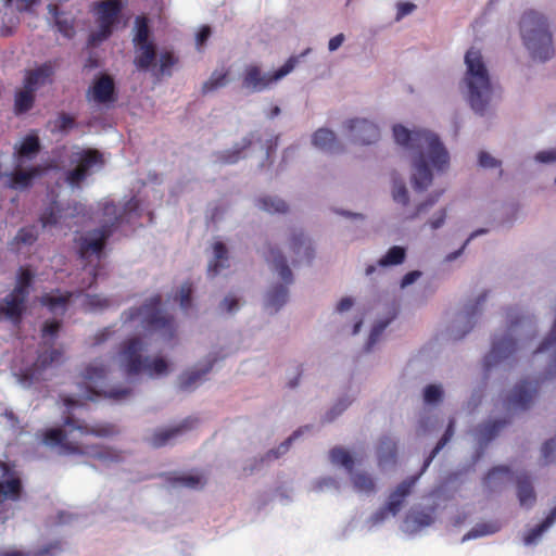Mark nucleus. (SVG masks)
Segmentation results:
<instances>
[{"instance_id":"64","label":"nucleus","mask_w":556,"mask_h":556,"mask_svg":"<svg viewBox=\"0 0 556 556\" xmlns=\"http://www.w3.org/2000/svg\"><path fill=\"white\" fill-rule=\"evenodd\" d=\"M506 424V420H489V442L492 441L498 434L500 430L504 428Z\"/></svg>"},{"instance_id":"5","label":"nucleus","mask_w":556,"mask_h":556,"mask_svg":"<svg viewBox=\"0 0 556 556\" xmlns=\"http://www.w3.org/2000/svg\"><path fill=\"white\" fill-rule=\"evenodd\" d=\"M520 33L534 60L544 62L554 55L552 34L543 15L533 10L525 12L520 21Z\"/></svg>"},{"instance_id":"32","label":"nucleus","mask_w":556,"mask_h":556,"mask_svg":"<svg viewBox=\"0 0 556 556\" xmlns=\"http://www.w3.org/2000/svg\"><path fill=\"white\" fill-rule=\"evenodd\" d=\"M556 521V506L549 511V514L545 517V519L534 528L527 531L523 536V542L526 545L534 544L542 534L552 527V525Z\"/></svg>"},{"instance_id":"43","label":"nucleus","mask_w":556,"mask_h":556,"mask_svg":"<svg viewBox=\"0 0 556 556\" xmlns=\"http://www.w3.org/2000/svg\"><path fill=\"white\" fill-rule=\"evenodd\" d=\"M405 256V249L399 245H394L390 248L386 255L378 261V265L382 267L400 265L404 262Z\"/></svg>"},{"instance_id":"26","label":"nucleus","mask_w":556,"mask_h":556,"mask_svg":"<svg viewBox=\"0 0 556 556\" xmlns=\"http://www.w3.org/2000/svg\"><path fill=\"white\" fill-rule=\"evenodd\" d=\"M517 341L514 338L506 336L492 342L489 356L494 361L508 358L517 351Z\"/></svg>"},{"instance_id":"50","label":"nucleus","mask_w":556,"mask_h":556,"mask_svg":"<svg viewBox=\"0 0 556 556\" xmlns=\"http://www.w3.org/2000/svg\"><path fill=\"white\" fill-rule=\"evenodd\" d=\"M406 522H412L416 528H424L433 522V517L429 511L416 510L407 515Z\"/></svg>"},{"instance_id":"23","label":"nucleus","mask_w":556,"mask_h":556,"mask_svg":"<svg viewBox=\"0 0 556 556\" xmlns=\"http://www.w3.org/2000/svg\"><path fill=\"white\" fill-rule=\"evenodd\" d=\"M135 59L134 64L139 71H149L156 59V48L154 42L134 43Z\"/></svg>"},{"instance_id":"55","label":"nucleus","mask_w":556,"mask_h":556,"mask_svg":"<svg viewBox=\"0 0 556 556\" xmlns=\"http://www.w3.org/2000/svg\"><path fill=\"white\" fill-rule=\"evenodd\" d=\"M392 195L395 202L403 205H406L409 201L408 192L403 181L394 180Z\"/></svg>"},{"instance_id":"41","label":"nucleus","mask_w":556,"mask_h":556,"mask_svg":"<svg viewBox=\"0 0 556 556\" xmlns=\"http://www.w3.org/2000/svg\"><path fill=\"white\" fill-rule=\"evenodd\" d=\"M38 239V232L35 226L22 227L15 237L10 242L12 248L18 247L20 244L31 245Z\"/></svg>"},{"instance_id":"37","label":"nucleus","mask_w":556,"mask_h":556,"mask_svg":"<svg viewBox=\"0 0 556 556\" xmlns=\"http://www.w3.org/2000/svg\"><path fill=\"white\" fill-rule=\"evenodd\" d=\"M41 174L40 166H33L26 170L17 167L12 174V182L17 187L27 188L31 185V180Z\"/></svg>"},{"instance_id":"9","label":"nucleus","mask_w":556,"mask_h":556,"mask_svg":"<svg viewBox=\"0 0 556 556\" xmlns=\"http://www.w3.org/2000/svg\"><path fill=\"white\" fill-rule=\"evenodd\" d=\"M123 10L121 0H102L94 2L93 12L97 15L98 30L90 34L88 42L96 46L106 40L113 33Z\"/></svg>"},{"instance_id":"58","label":"nucleus","mask_w":556,"mask_h":556,"mask_svg":"<svg viewBox=\"0 0 556 556\" xmlns=\"http://www.w3.org/2000/svg\"><path fill=\"white\" fill-rule=\"evenodd\" d=\"M440 195H441V192L435 193L433 195H430L429 199L427 201H425L424 203H420L416 207V211L412 215L407 216V218L408 219H414L419 214L426 212L428 208H430L439 200Z\"/></svg>"},{"instance_id":"24","label":"nucleus","mask_w":556,"mask_h":556,"mask_svg":"<svg viewBox=\"0 0 556 556\" xmlns=\"http://www.w3.org/2000/svg\"><path fill=\"white\" fill-rule=\"evenodd\" d=\"M83 455H89L90 457L103 463L113 464L121 463L123 460V453L111 446L105 445H91L84 448Z\"/></svg>"},{"instance_id":"6","label":"nucleus","mask_w":556,"mask_h":556,"mask_svg":"<svg viewBox=\"0 0 556 556\" xmlns=\"http://www.w3.org/2000/svg\"><path fill=\"white\" fill-rule=\"evenodd\" d=\"M467 73L465 81L468 88V101L472 110L483 114L486 108V66L479 50L469 49L465 55Z\"/></svg>"},{"instance_id":"2","label":"nucleus","mask_w":556,"mask_h":556,"mask_svg":"<svg viewBox=\"0 0 556 556\" xmlns=\"http://www.w3.org/2000/svg\"><path fill=\"white\" fill-rule=\"evenodd\" d=\"M63 425L68 428V431L62 428H50L43 431L42 442L51 446H60L67 454L83 455L84 448L77 442L68 440L67 434L73 430L79 431L81 435H93L97 438H112L119 433L116 425L111 422H94L88 425L86 421L75 418L74 416H66Z\"/></svg>"},{"instance_id":"13","label":"nucleus","mask_w":556,"mask_h":556,"mask_svg":"<svg viewBox=\"0 0 556 556\" xmlns=\"http://www.w3.org/2000/svg\"><path fill=\"white\" fill-rule=\"evenodd\" d=\"M346 128L351 140L357 144H371L380 137L378 126L365 118L350 119Z\"/></svg>"},{"instance_id":"16","label":"nucleus","mask_w":556,"mask_h":556,"mask_svg":"<svg viewBox=\"0 0 556 556\" xmlns=\"http://www.w3.org/2000/svg\"><path fill=\"white\" fill-rule=\"evenodd\" d=\"M536 392L538 381L522 380L515 386L508 397V404L516 409H527Z\"/></svg>"},{"instance_id":"34","label":"nucleus","mask_w":556,"mask_h":556,"mask_svg":"<svg viewBox=\"0 0 556 556\" xmlns=\"http://www.w3.org/2000/svg\"><path fill=\"white\" fill-rule=\"evenodd\" d=\"M214 260L208 265V274L211 276H216L219 271L227 267L226 264L228 262V251L226 245L223 242L214 243Z\"/></svg>"},{"instance_id":"38","label":"nucleus","mask_w":556,"mask_h":556,"mask_svg":"<svg viewBox=\"0 0 556 556\" xmlns=\"http://www.w3.org/2000/svg\"><path fill=\"white\" fill-rule=\"evenodd\" d=\"M34 277H35V275L30 268L21 266L18 268L17 276H16V285L12 291L20 293L22 295L24 294L25 296L28 298L29 292H30V287L34 281Z\"/></svg>"},{"instance_id":"46","label":"nucleus","mask_w":556,"mask_h":556,"mask_svg":"<svg viewBox=\"0 0 556 556\" xmlns=\"http://www.w3.org/2000/svg\"><path fill=\"white\" fill-rule=\"evenodd\" d=\"M212 368V363L203 370H192L184 372L179 378V388L182 391L190 390L193 384L206 375Z\"/></svg>"},{"instance_id":"20","label":"nucleus","mask_w":556,"mask_h":556,"mask_svg":"<svg viewBox=\"0 0 556 556\" xmlns=\"http://www.w3.org/2000/svg\"><path fill=\"white\" fill-rule=\"evenodd\" d=\"M22 494V482L18 478H11L8 480L0 481V520L4 522L8 516L4 515L5 501H18Z\"/></svg>"},{"instance_id":"54","label":"nucleus","mask_w":556,"mask_h":556,"mask_svg":"<svg viewBox=\"0 0 556 556\" xmlns=\"http://www.w3.org/2000/svg\"><path fill=\"white\" fill-rule=\"evenodd\" d=\"M443 391L437 384H429L424 390V401L427 404H434L442 400Z\"/></svg>"},{"instance_id":"17","label":"nucleus","mask_w":556,"mask_h":556,"mask_svg":"<svg viewBox=\"0 0 556 556\" xmlns=\"http://www.w3.org/2000/svg\"><path fill=\"white\" fill-rule=\"evenodd\" d=\"M40 140L37 135H27L14 148V161L16 167H22L27 161H31L40 151Z\"/></svg>"},{"instance_id":"51","label":"nucleus","mask_w":556,"mask_h":556,"mask_svg":"<svg viewBox=\"0 0 556 556\" xmlns=\"http://www.w3.org/2000/svg\"><path fill=\"white\" fill-rule=\"evenodd\" d=\"M55 26L58 30L66 38H73L75 35L74 20L63 15L55 16Z\"/></svg>"},{"instance_id":"49","label":"nucleus","mask_w":556,"mask_h":556,"mask_svg":"<svg viewBox=\"0 0 556 556\" xmlns=\"http://www.w3.org/2000/svg\"><path fill=\"white\" fill-rule=\"evenodd\" d=\"M179 59L172 51H163L160 54L159 73L163 76L172 75V67L178 63Z\"/></svg>"},{"instance_id":"19","label":"nucleus","mask_w":556,"mask_h":556,"mask_svg":"<svg viewBox=\"0 0 556 556\" xmlns=\"http://www.w3.org/2000/svg\"><path fill=\"white\" fill-rule=\"evenodd\" d=\"M378 466L386 468L394 466L397 459V443L389 435H382L376 446Z\"/></svg>"},{"instance_id":"25","label":"nucleus","mask_w":556,"mask_h":556,"mask_svg":"<svg viewBox=\"0 0 556 556\" xmlns=\"http://www.w3.org/2000/svg\"><path fill=\"white\" fill-rule=\"evenodd\" d=\"M62 359V352L56 349H52L50 351H46L40 353L33 364L31 368L27 370L25 374L26 378H36L41 371L46 370L52 364L60 363Z\"/></svg>"},{"instance_id":"61","label":"nucleus","mask_w":556,"mask_h":556,"mask_svg":"<svg viewBox=\"0 0 556 556\" xmlns=\"http://www.w3.org/2000/svg\"><path fill=\"white\" fill-rule=\"evenodd\" d=\"M62 551L61 542L48 544L37 552V556H55Z\"/></svg>"},{"instance_id":"62","label":"nucleus","mask_w":556,"mask_h":556,"mask_svg":"<svg viewBox=\"0 0 556 556\" xmlns=\"http://www.w3.org/2000/svg\"><path fill=\"white\" fill-rule=\"evenodd\" d=\"M556 344V319L553 325V328L549 332V334L544 339V341L541 343L536 352H544L549 350Z\"/></svg>"},{"instance_id":"60","label":"nucleus","mask_w":556,"mask_h":556,"mask_svg":"<svg viewBox=\"0 0 556 556\" xmlns=\"http://www.w3.org/2000/svg\"><path fill=\"white\" fill-rule=\"evenodd\" d=\"M61 328V321L56 319L47 320L42 326V337H55Z\"/></svg>"},{"instance_id":"27","label":"nucleus","mask_w":556,"mask_h":556,"mask_svg":"<svg viewBox=\"0 0 556 556\" xmlns=\"http://www.w3.org/2000/svg\"><path fill=\"white\" fill-rule=\"evenodd\" d=\"M52 74L53 70L49 64H43L36 70L29 71L24 80V88L35 92L39 86L45 85L49 80Z\"/></svg>"},{"instance_id":"30","label":"nucleus","mask_w":556,"mask_h":556,"mask_svg":"<svg viewBox=\"0 0 556 556\" xmlns=\"http://www.w3.org/2000/svg\"><path fill=\"white\" fill-rule=\"evenodd\" d=\"M290 248L299 256V262L305 260L311 262L314 257V249L311 241L305 238L303 232H294L291 237Z\"/></svg>"},{"instance_id":"59","label":"nucleus","mask_w":556,"mask_h":556,"mask_svg":"<svg viewBox=\"0 0 556 556\" xmlns=\"http://www.w3.org/2000/svg\"><path fill=\"white\" fill-rule=\"evenodd\" d=\"M488 477H489V485H490L493 481H495L500 477H503L505 479H510L511 471L509 470L508 467H494V468L489 469Z\"/></svg>"},{"instance_id":"42","label":"nucleus","mask_w":556,"mask_h":556,"mask_svg":"<svg viewBox=\"0 0 556 556\" xmlns=\"http://www.w3.org/2000/svg\"><path fill=\"white\" fill-rule=\"evenodd\" d=\"M257 205L261 210L267 213H286L288 204L276 197H263L257 200Z\"/></svg>"},{"instance_id":"18","label":"nucleus","mask_w":556,"mask_h":556,"mask_svg":"<svg viewBox=\"0 0 556 556\" xmlns=\"http://www.w3.org/2000/svg\"><path fill=\"white\" fill-rule=\"evenodd\" d=\"M72 291L61 292L59 289L45 293L40 296L39 302L52 314L64 315L68 304L73 298Z\"/></svg>"},{"instance_id":"15","label":"nucleus","mask_w":556,"mask_h":556,"mask_svg":"<svg viewBox=\"0 0 556 556\" xmlns=\"http://www.w3.org/2000/svg\"><path fill=\"white\" fill-rule=\"evenodd\" d=\"M87 99L101 104L115 101V84L113 78L108 74H102L87 91Z\"/></svg>"},{"instance_id":"52","label":"nucleus","mask_w":556,"mask_h":556,"mask_svg":"<svg viewBox=\"0 0 556 556\" xmlns=\"http://www.w3.org/2000/svg\"><path fill=\"white\" fill-rule=\"evenodd\" d=\"M192 283L186 281L181 285L179 289V304L184 311H187L191 307V296H192Z\"/></svg>"},{"instance_id":"31","label":"nucleus","mask_w":556,"mask_h":556,"mask_svg":"<svg viewBox=\"0 0 556 556\" xmlns=\"http://www.w3.org/2000/svg\"><path fill=\"white\" fill-rule=\"evenodd\" d=\"M168 481L174 486H181L193 490L202 489L206 483L205 478L197 473L175 475L169 477Z\"/></svg>"},{"instance_id":"28","label":"nucleus","mask_w":556,"mask_h":556,"mask_svg":"<svg viewBox=\"0 0 556 556\" xmlns=\"http://www.w3.org/2000/svg\"><path fill=\"white\" fill-rule=\"evenodd\" d=\"M313 144L324 151L338 152L341 147L333 131L327 128H319L313 135Z\"/></svg>"},{"instance_id":"33","label":"nucleus","mask_w":556,"mask_h":556,"mask_svg":"<svg viewBox=\"0 0 556 556\" xmlns=\"http://www.w3.org/2000/svg\"><path fill=\"white\" fill-rule=\"evenodd\" d=\"M484 299V294H480L476 302L466 308L464 319L466 324V329L460 333H453L454 339H462L466 333H468L477 323V315L481 314V305Z\"/></svg>"},{"instance_id":"11","label":"nucleus","mask_w":556,"mask_h":556,"mask_svg":"<svg viewBox=\"0 0 556 556\" xmlns=\"http://www.w3.org/2000/svg\"><path fill=\"white\" fill-rule=\"evenodd\" d=\"M118 218L112 224H104L101 227L89 231L86 236L79 237L76 242L78 245V256L83 262H89V257L94 255L99 261L103 253L108 239L113 235Z\"/></svg>"},{"instance_id":"12","label":"nucleus","mask_w":556,"mask_h":556,"mask_svg":"<svg viewBox=\"0 0 556 556\" xmlns=\"http://www.w3.org/2000/svg\"><path fill=\"white\" fill-rule=\"evenodd\" d=\"M419 476H412L403 480L389 495L387 504L374 515L375 522H381L387 514L393 516L401 510L406 497L412 493Z\"/></svg>"},{"instance_id":"35","label":"nucleus","mask_w":556,"mask_h":556,"mask_svg":"<svg viewBox=\"0 0 556 556\" xmlns=\"http://www.w3.org/2000/svg\"><path fill=\"white\" fill-rule=\"evenodd\" d=\"M90 393H91V395L89 396V399H92V395H96V396H104V397L111 399L115 402H121V401H125V400L129 399L134 394V389L130 387L118 386V387L111 388L110 390L90 389Z\"/></svg>"},{"instance_id":"47","label":"nucleus","mask_w":556,"mask_h":556,"mask_svg":"<svg viewBox=\"0 0 556 556\" xmlns=\"http://www.w3.org/2000/svg\"><path fill=\"white\" fill-rule=\"evenodd\" d=\"M62 208L56 201H53L48 207L45 208L40 215V223L42 227L55 226L61 217Z\"/></svg>"},{"instance_id":"45","label":"nucleus","mask_w":556,"mask_h":556,"mask_svg":"<svg viewBox=\"0 0 556 556\" xmlns=\"http://www.w3.org/2000/svg\"><path fill=\"white\" fill-rule=\"evenodd\" d=\"M136 34L132 38V43L153 42L150 40V28L148 18L146 16H137L135 21Z\"/></svg>"},{"instance_id":"21","label":"nucleus","mask_w":556,"mask_h":556,"mask_svg":"<svg viewBox=\"0 0 556 556\" xmlns=\"http://www.w3.org/2000/svg\"><path fill=\"white\" fill-rule=\"evenodd\" d=\"M194 419L186 418L178 426L160 429L154 432L151 438V443L154 447H161L167 444L172 439L178 437L182 432L192 428Z\"/></svg>"},{"instance_id":"7","label":"nucleus","mask_w":556,"mask_h":556,"mask_svg":"<svg viewBox=\"0 0 556 556\" xmlns=\"http://www.w3.org/2000/svg\"><path fill=\"white\" fill-rule=\"evenodd\" d=\"M298 63L296 56H291L287 62L275 72H264L255 63L248 64L241 73L242 88L250 92H262L269 89L278 80L291 73Z\"/></svg>"},{"instance_id":"44","label":"nucleus","mask_w":556,"mask_h":556,"mask_svg":"<svg viewBox=\"0 0 556 556\" xmlns=\"http://www.w3.org/2000/svg\"><path fill=\"white\" fill-rule=\"evenodd\" d=\"M34 101H35L34 92L24 88V90L18 91L15 96V102H14L15 112L17 114L28 112L33 108Z\"/></svg>"},{"instance_id":"29","label":"nucleus","mask_w":556,"mask_h":556,"mask_svg":"<svg viewBox=\"0 0 556 556\" xmlns=\"http://www.w3.org/2000/svg\"><path fill=\"white\" fill-rule=\"evenodd\" d=\"M109 371L106 364L96 359L85 367L81 376L86 382L98 386L105 381Z\"/></svg>"},{"instance_id":"57","label":"nucleus","mask_w":556,"mask_h":556,"mask_svg":"<svg viewBox=\"0 0 556 556\" xmlns=\"http://www.w3.org/2000/svg\"><path fill=\"white\" fill-rule=\"evenodd\" d=\"M76 125L75 118L67 113H60L56 119V127L60 131L66 132Z\"/></svg>"},{"instance_id":"10","label":"nucleus","mask_w":556,"mask_h":556,"mask_svg":"<svg viewBox=\"0 0 556 556\" xmlns=\"http://www.w3.org/2000/svg\"><path fill=\"white\" fill-rule=\"evenodd\" d=\"M71 161L76 166L65 173V181L72 188H80L81 184L91 175L93 167L104 165L103 154L91 148L74 153Z\"/></svg>"},{"instance_id":"3","label":"nucleus","mask_w":556,"mask_h":556,"mask_svg":"<svg viewBox=\"0 0 556 556\" xmlns=\"http://www.w3.org/2000/svg\"><path fill=\"white\" fill-rule=\"evenodd\" d=\"M143 352L144 343L139 337H130L121 343L117 352L118 365L127 377L144 374L149 378H156L168 374V363L164 357L150 358Z\"/></svg>"},{"instance_id":"53","label":"nucleus","mask_w":556,"mask_h":556,"mask_svg":"<svg viewBox=\"0 0 556 556\" xmlns=\"http://www.w3.org/2000/svg\"><path fill=\"white\" fill-rule=\"evenodd\" d=\"M299 435V432L295 431L291 437H289L286 441H283L276 450H270L266 453L265 459L271 460L277 459L281 455H283L290 447L292 441Z\"/></svg>"},{"instance_id":"36","label":"nucleus","mask_w":556,"mask_h":556,"mask_svg":"<svg viewBox=\"0 0 556 556\" xmlns=\"http://www.w3.org/2000/svg\"><path fill=\"white\" fill-rule=\"evenodd\" d=\"M351 481L356 492L370 494L376 490L375 479L365 471L351 473Z\"/></svg>"},{"instance_id":"39","label":"nucleus","mask_w":556,"mask_h":556,"mask_svg":"<svg viewBox=\"0 0 556 556\" xmlns=\"http://www.w3.org/2000/svg\"><path fill=\"white\" fill-rule=\"evenodd\" d=\"M454 424L455 421L453 419H451L448 421V425L445 429V432L444 434L442 435V438L438 441V443L435 444V446L433 447V450L431 451V453L429 454V456L425 459V463H424V466H422V469H421V473L429 467V465L431 464V462L433 460V458L437 456V454L447 444V442L452 439L453 434H454Z\"/></svg>"},{"instance_id":"40","label":"nucleus","mask_w":556,"mask_h":556,"mask_svg":"<svg viewBox=\"0 0 556 556\" xmlns=\"http://www.w3.org/2000/svg\"><path fill=\"white\" fill-rule=\"evenodd\" d=\"M329 457L332 464L340 465L352 473L354 459L346 450L340 446L333 447L329 452Z\"/></svg>"},{"instance_id":"8","label":"nucleus","mask_w":556,"mask_h":556,"mask_svg":"<svg viewBox=\"0 0 556 556\" xmlns=\"http://www.w3.org/2000/svg\"><path fill=\"white\" fill-rule=\"evenodd\" d=\"M266 261L273 265L285 283H279L269 289L266 298V307L270 308L273 313H276L281 306L288 301V289L286 285H290L293 280L291 269L287 264L286 257L279 250L268 248L265 253Z\"/></svg>"},{"instance_id":"22","label":"nucleus","mask_w":556,"mask_h":556,"mask_svg":"<svg viewBox=\"0 0 556 556\" xmlns=\"http://www.w3.org/2000/svg\"><path fill=\"white\" fill-rule=\"evenodd\" d=\"M516 494L521 507L531 508L536 501V493L529 475L522 473L516 480Z\"/></svg>"},{"instance_id":"4","label":"nucleus","mask_w":556,"mask_h":556,"mask_svg":"<svg viewBox=\"0 0 556 556\" xmlns=\"http://www.w3.org/2000/svg\"><path fill=\"white\" fill-rule=\"evenodd\" d=\"M124 324L140 320V325L148 333H157L164 341L176 338L177 324L175 317L162 309V296L155 294L137 307L123 312Z\"/></svg>"},{"instance_id":"56","label":"nucleus","mask_w":556,"mask_h":556,"mask_svg":"<svg viewBox=\"0 0 556 556\" xmlns=\"http://www.w3.org/2000/svg\"><path fill=\"white\" fill-rule=\"evenodd\" d=\"M241 152L240 149L219 152L216 154L217 162L220 164H235L240 160Z\"/></svg>"},{"instance_id":"48","label":"nucleus","mask_w":556,"mask_h":556,"mask_svg":"<svg viewBox=\"0 0 556 556\" xmlns=\"http://www.w3.org/2000/svg\"><path fill=\"white\" fill-rule=\"evenodd\" d=\"M228 72H213L211 77L203 84L202 93L206 94L226 86Z\"/></svg>"},{"instance_id":"14","label":"nucleus","mask_w":556,"mask_h":556,"mask_svg":"<svg viewBox=\"0 0 556 556\" xmlns=\"http://www.w3.org/2000/svg\"><path fill=\"white\" fill-rule=\"evenodd\" d=\"M27 300L28 298L24 294L11 291L0 304V319H7L13 325L18 326L27 309Z\"/></svg>"},{"instance_id":"1","label":"nucleus","mask_w":556,"mask_h":556,"mask_svg":"<svg viewBox=\"0 0 556 556\" xmlns=\"http://www.w3.org/2000/svg\"><path fill=\"white\" fill-rule=\"evenodd\" d=\"M393 136L399 144L418 152L413 174L416 190L422 191L431 185L432 173L429 165L439 172L448 167V152L435 134L425 129L410 131L402 125H395Z\"/></svg>"},{"instance_id":"63","label":"nucleus","mask_w":556,"mask_h":556,"mask_svg":"<svg viewBox=\"0 0 556 556\" xmlns=\"http://www.w3.org/2000/svg\"><path fill=\"white\" fill-rule=\"evenodd\" d=\"M556 452V440L549 439L542 445V455L545 462H549Z\"/></svg>"}]
</instances>
